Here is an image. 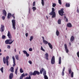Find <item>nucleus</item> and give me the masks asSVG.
Listing matches in <instances>:
<instances>
[{"instance_id": "21", "label": "nucleus", "mask_w": 79, "mask_h": 79, "mask_svg": "<svg viewBox=\"0 0 79 79\" xmlns=\"http://www.w3.org/2000/svg\"><path fill=\"white\" fill-rule=\"evenodd\" d=\"M32 75H33V76H34V72L32 73V72H30L29 73V76H32Z\"/></svg>"}, {"instance_id": "34", "label": "nucleus", "mask_w": 79, "mask_h": 79, "mask_svg": "<svg viewBox=\"0 0 79 79\" xmlns=\"http://www.w3.org/2000/svg\"><path fill=\"white\" fill-rule=\"evenodd\" d=\"M40 49L42 50V51H43V52H45V49L43 48V47L42 46H41Z\"/></svg>"}, {"instance_id": "41", "label": "nucleus", "mask_w": 79, "mask_h": 79, "mask_svg": "<svg viewBox=\"0 0 79 79\" xmlns=\"http://www.w3.org/2000/svg\"><path fill=\"white\" fill-rule=\"evenodd\" d=\"M5 37H6V36L5 35H3L2 36V39H5Z\"/></svg>"}, {"instance_id": "36", "label": "nucleus", "mask_w": 79, "mask_h": 79, "mask_svg": "<svg viewBox=\"0 0 79 79\" xmlns=\"http://www.w3.org/2000/svg\"><path fill=\"white\" fill-rule=\"evenodd\" d=\"M44 77L45 79H48V77L46 75L44 76Z\"/></svg>"}, {"instance_id": "44", "label": "nucleus", "mask_w": 79, "mask_h": 79, "mask_svg": "<svg viewBox=\"0 0 79 79\" xmlns=\"http://www.w3.org/2000/svg\"><path fill=\"white\" fill-rule=\"evenodd\" d=\"M29 50L30 52H32V48H29Z\"/></svg>"}, {"instance_id": "57", "label": "nucleus", "mask_w": 79, "mask_h": 79, "mask_svg": "<svg viewBox=\"0 0 79 79\" xmlns=\"http://www.w3.org/2000/svg\"><path fill=\"white\" fill-rule=\"evenodd\" d=\"M23 78V77L21 76L20 77V79H22Z\"/></svg>"}, {"instance_id": "48", "label": "nucleus", "mask_w": 79, "mask_h": 79, "mask_svg": "<svg viewBox=\"0 0 79 79\" xmlns=\"http://www.w3.org/2000/svg\"><path fill=\"white\" fill-rule=\"evenodd\" d=\"M77 56L78 58H79V52H77Z\"/></svg>"}, {"instance_id": "47", "label": "nucleus", "mask_w": 79, "mask_h": 79, "mask_svg": "<svg viewBox=\"0 0 79 79\" xmlns=\"http://www.w3.org/2000/svg\"><path fill=\"white\" fill-rule=\"evenodd\" d=\"M56 6V4L55 3H53L52 4V6L53 7H55Z\"/></svg>"}, {"instance_id": "42", "label": "nucleus", "mask_w": 79, "mask_h": 79, "mask_svg": "<svg viewBox=\"0 0 79 79\" xmlns=\"http://www.w3.org/2000/svg\"><path fill=\"white\" fill-rule=\"evenodd\" d=\"M59 3L60 4V5H61V0H58Z\"/></svg>"}, {"instance_id": "37", "label": "nucleus", "mask_w": 79, "mask_h": 79, "mask_svg": "<svg viewBox=\"0 0 79 79\" xmlns=\"http://www.w3.org/2000/svg\"><path fill=\"white\" fill-rule=\"evenodd\" d=\"M26 79H31V76H29V77H27L26 78Z\"/></svg>"}, {"instance_id": "24", "label": "nucleus", "mask_w": 79, "mask_h": 79, "mask_svg": "<svg viewBox=\"0 0 79 79\" xmlns=\"http://www.w3.org/2000/svg\"><path fill=\"white\" fill-rule=\"evenodd\" d=\"M61 19H59L57 21L58 23L59 24H61Z\"/></svg>"}, {"instance_id": "11", "label": "nucleus", "mask_w": 79, "mask_h": 79, "mask_svg": "<svg viewBox=\"0 0 79 79\" xmlns=\"http://www.w3.org/2000/svg\"><path fill=\"white\" fill-rule=\"evenodd\" d=\"M7 36L9 38V39H12V37L11 35V33H10V31H8V33L7 34Z\"/></svg>"}, {"instance_id": "64", "label": "nucleus", "mask_w": 79, "mask_h": 79, "mask_svg": "<svg viewBox=\"0 0 79 79\" xmlns=\"http://www.w3.org/2000/svg\"><path fill=\"white\" fill-rule=\"evenodd\" d=\"M69 44L70 45H71V42H70V43H69Z\"/></svg>"}, {"instance_id": "62", "label": "nucleus", "mask_w": 79, "mask_h": 79, "mask_svg": "<svg viewBox=\"0 0 79 79\" xmlns=\"http://www.w3.org/2000/svg\"><path fill=\"white\" fill-rule=\"evenodd\" d=\"M12 17H13V18H14V19L15 18V17L13 15H12Z\"/></svg>"}, {"instance_id": "59", "label": "nucleus", "mask_w": 79, "mask_h": 79, "mask_svg": "<svg viewBox=\"0 0 79 79\" xmlns=\"http://www.w3.org/2000/svg\"><path fill=\"white\" fill-rule=\"evenodd\" d=\"M25 76H27V73H26L25 74H24Z\"/></svg>"}, {"instance_id": "31", "label": "nucleus", "mask_w": 79, "mask_h": 79, "mask_svg": "<svg viewBox=\"0 0 79 79\" xmlns=\"http://www.w3.org/2000/svg\"><path fill=\"white\" fill-rule=\"evenodd\" d=\"M33 38H34V37H33V36H31L30 39V41H32V40H33Z\"/></svg>"}, {"instance_id": "53", "label": "nucleus", "mask_w": 79, "mask_h": 79, "mask_svg": "<svg viewBox=\"0 0 79 79\" xmlns=\"http://www.w3.org/2000/svg\"><path fill=\"white\" fill-rule=\"evenodd\" d=\"M42 38L43 39V40H45L44 37V36H42Z\"/></svg>"}, {"instance_id": "20", "label": "nucleus", "mask_w": 79, "mask_h": 79, "mask_svg": "<svg viewBox=\"0 0 79 79\" xmlns=\"http://www.w3.org/2000/svg\"><path fill=\"white\" fill-rule=\"evenodd\" d=\"M59 63L60 64L61 63V58L60 57L59 58Z\"/></svg>"}, {"instance_id": "61", "label": "nucleus", "mask_w": 79, "mask_h": 79, "mask_svg": "<svg viewBox=\"0 0 79 79\" xmlns=\"http://www.w3.org/2000/svg\"><path fill=\"white\" fill-rule=\"evenodd\" d=\"M66 18H67L65 16H64V19H66Z\"/></svg>"}, {"instance_id": "6", "label": "nucleus", "mask_w": 79, "mask_h": 79, "mask_svg": "<svg viewBox=\"0 0 79 79\" xmlns=\"http://www.w3.org/2000/svg\"><path fill=\"white\" fill-rule=\"evenodd\" d=\"M55 56H53L52 58L51 63L52 64H55Z\"/></svg>"}, {"instance_id": "23", "label": "nucleus", "mask_w": 79, "mask_h": 79, "mask_svg": "<svg viewBox=\"0 0 79 79\" xmlns=\"http://www.w3.org/2000/svg\"><path fill=\"white\" fill-rule=\"evenodd\" d=\"M10 71L11 73H13L14 72V68L13 67L10 68Z\"/></svg>"}, {"instance_id": "12", "label": "nucleus", "mask_w": 79, "mask_h": 79, "mask_svg": "<svg viewBox=\"0 0 79 79\" xmlns=\"http://www.w3.org/2000/svg\"><path fill=\"white\" fill-rule=\"evenodd\" d=\"M45 57L46 58V60H48V53H46V54H45Z\"/></svg>"}, {"instance_id": "54", "label": "nucleus", "mask_w": 79, "mask_h": 79, "mask_svg": "<svg viewBox=\"0 0 79 79\" xmlns=\"http://www.w3.org/2000/svg\"><path fill=\"white\" fill-rule=\"evenodd\" d=\"M62 75L63 76H64V72H62Z\"/></svg>"}, {"instance_id": "22", "label": "nucleus", "mask_w": 79, "mask_h": 79, "mask_svg": "<svg viewBox=\"0 0 79 79\" xmlns=\"http://www.w3.org/2000/svg\"><path fill=\"white\" fill-rule=\"evenodd\" d=\"M43 44H48V43L47 41L44 40H43Z\"/></svg>"}, {"instance_id": "8", "label": "nucleus", "mask_w": 79, "mask_h": 79, "mask_svg": "<svg viewBox=\"0 0 79 79\" xmlns=\"http://www.w3.org/2000/svg\"><path fill=\"white\" fill-rule=\"evenodd\" d=\"M5 30V28H4V25H1V28H0V31L1 32H3Z\"/></svg>"}, {"instance_id": "46", "label": "nucleus", "mask_w": 79, "mask_h": 79, "mask_svg": "<svg viewBox=\"0 0 79 79\" xmlns=\"http://www.w3.org/2000/svg\"><path fill=\"white\" fill-rule=\"evenodd\" d=\"M2 19L3 20H5V17L4 16H3L2 17Z\"/></svg>"}, {"instance_id": "50", "label": "nucleus", "mask_w": 79, "mask_h": 79, "mask_svg": "<svg viewBox=\"0 0 79 79\" xmlns=\"http://www.w3.org/2000/svg\"><path fill=\"white\" fill-rule=\"evenodd\" d=\"M28 63H29L30 64H32V61L31 60H29L28 61Z\"/></svg>"}, {"instance_id": "39", "label": "nucleus", "mask_w": 79, "mask_h": 79, "mask_svg": "<svg viewBox=\"0 0 79 79\" xmlns=\"http://www.w3.org/2000/svg\"><path fill=\"white\" fill-rule=\"evenodd\" d=\"M3 67H2L0 69V70H1V71L2 72V73H3Z\"/></svg>"}, {"instance_id": "33", "label": "nucleus", "mask_w": 79, "mask_h": 79, "mask_svg": "<svg viewBox=\"0 0 79 79\" xmlns=\"http://www.w3.org/2000/svg\"><path fill=\"white\" fill-rule=\"evenodd\" d=\"M23 52L24 54H25V55H26L27 54V51H26V50L23 51Z\"/></svg>"}, {"instance_id": "55", "label": "nucleus", "mask_w": 79, "mask_h": 79, "mask_svg": "<svg viewBox=\"0 0 79 79\" xmlns=\"http://www.w3.org/2000/svg\"><path fill=\"white\" fill-rule=\"evenodd\" d=\"M64 69H65V68H64L63 69L62 72H64Z\"/></svg>"}, {"instance_id": "63", "label": "nucleus", "mask_w": 79, "mask_h": 79, "mask_svg": "<svg viewBox=\"0 0 79 79\" xmlns=\"http://www.w3.org/2000/svg\"><path fill=\"white\" fill-rule=\"evenodd\" d=\"M15 52H16V49H15Z\"/></svg>"}, {"instance_id": "9", "label": "nucleus", "mask_w": 79, "mask_h": 79, "mask_svg": "<svg viewBox=\"0 0 79 79\" xmlns=\"http://www.w3.org/2000/svg\"><path fill=\"white\" fill-rule=\"evenodd\" d=\"M12 58L13 59V67H15V66H16V64H15V57L14 56H12Z\"/></svg>"}, {"instance_id": "27", "label": "nucleus", "mask_w": 79, "mask_h": 79, "mask_svg": "<svg viewBox=\"0 0 79 79\" xmlns=\"http://www.w3.org/2000/svg\"><path fill=\"white\" fill-rule=\"evenodd\" d=\"M65 6L67 7H69L70 6V4L69 3H66V4Z\"/></svg>"}, {"instance_id": "30", "label": "nucleus", "mask_w": 79, "mask_h": 79, "mask_svg": "<svg viewBox=\"0 0 79 79\" xmlns=\"http://www.w3.org/2000/svg\"><path fill=\"white\" fill-rule=\"evenodd\" d=\"M32 9H33V11H35V10H36V7H34V6L33 7Z\"/></svg>"}, {"instance_id": "4", "label": "nucleus", "mask_w": 79, "mask_h": 79, "mask_svg": "<svg viewBox=\"0 0 79 79\" xmlns=\"http://www.w3.org/2000/svg\"><path fill=\"white\" fill-rule=\"evenodd\" d=\"M12 23L13 28L14 30L16 29V27H15V25L16 24V22L15 20H12Z\"/></svg>"}, {"instance_id": "29", "label": "nucleus", "mask_w": 79, "mask_h": 79, "mask_svg": "<svg viewBox=\"0 0 79 79\" xmlns=\"http://www.w3.org/2000/svg\"><path fill=\"white\" fill-rule=\"evenodd\" d=\"M43 74L44 76H45L46 75V71L45 69L43 71Z\"/></svg>"}, {"instance_id": "51", "label": "nucleus", "mask_w": 79, "mask_h": 79, "mask_svg": "<svg viewBox=\"0 0 79 79\" xmlns=\"http://www.w3.org/2000/svg\"><path fill=\"white\" fill-rule=\"evenodd\" d=\"M35 2H33V6H35Z\"/></svg>"}, {"instance_id": "28", "label": "nucleus", "mask_w": 79, "mask_h": 79, "mask_svg": "<svg viewBox=\"0 0 79 79\" xmlns=\"http://www.w3.org/2000/svg\"><path fill=\"white\" fill-rule=\"evenodd\" d=\"M20 72L21 73H23L24 72V71L23 70V69H22V68L20 69Z\"/></svg>"}, {"instance_id": "60", "label": "nucleus", "mask_w": 79, "mask_h": 79, "mask_svg": "<svg viewBox=\"0 0 79 79\" xmlns=\"http://www.w3.org/2000/svg\"><path fill=\"white\" fill-rule=\"evenodd\" d=\"M29 13H30V8H29Z\"/></svg>"}, {"instance_id": "19", "label": "nucleus", "mask_w": 79, "mask_h": 79, "mask_svg": "<svg viewBox=\"0 0 79 79\" xmlns=\"http://www.w3.org/2000/svg\"><path fill=\"white\" fill-rule=\"evenodd\" d=\"M48 44L50 48H51V49H52V48H53L52 47V45H51L50 43H48Z\"/></svg>"}, {"instance_id": "18", "label": "nucleus", "mask_w": 79, "mask_h": 79, "mask_svg": "<svg viewBox=\"0 0 79 79\" xmlns=\"http://www.w3.org/2000/svg\"><path fill=\"white\" fill-rule=\"evenodd\" d=\"M15 58L17 60H19V55H18V54L15 55Z\"/></svg>"}, {"instance_id": "49", "label": "nucleus", "mask_w": 79, "mask_h": 79, "mask_svg": "<svg viewBox=\"0 0 79 79\" xmlns=\"http://www.w3.org/2000/svg\"><path fill=\"white\" fill-rule=\"evenodd\" d=\"M21 76L23 77H25V76L24 75V73H23L21 75Z\"/></svg>"}, {"instance_id": "14", "label": "nucleus", "mask_w": 79, "mask_h": 79, "mask_svg": "<svg viewBox=\"0 0 79 79\" xmlns=\"http://www.w3.org/2000/svg\"><path fill=\"white\" fill-rule=\"evenodd\" d=\"M11 14L10 13H9L8 14L7 18L8 19H9L11 18Z\"/></svg>"}, {"instance_id": "45", "label": "nucleus", "mask_w": 79, "mask_h": 79, "mask_svg": "<svg viewBox=\"0 0 79 79\" xmlns=\"http://www.w3.org/2000/svg\"><path fill=\"white\" fill-rule=\"evenodd\" d=\"M7 48H8V49H10V45H8L7 46Z\"/></svg>"}, {"instance_id": "7", "label": "nucleus", "mask_w": 79, "mask_h": 79, "mask_svg": "<svg viewBox=\"0 0 79 79\" xmlns=\"http://www.w3.org/2000/svg\"><path fill=\"white\" fill-rule=\"evenodd\" d=\"M64 48L65 49L66 52L67 53H68V52H69V51L68 49V47H67V45L66 44H64Z\"/></svg>"}, {"instance_id": "43", "label": "nucleus", "mask_w": 79, "mask_h": 79, "mask_svg": "<svg viewBox=\"0 0 79 79\" xmlns=\"http://www.w3.org/2000/svg\"><path fill=\"white\" fill-rule=\"evenodd\" d=\"M26 55L27 57H29V54L27 53V52L26 53Z\"/></svg>"}, {"instance_id": "17", "label": "nucleus", "mask_w": 79, "mask_h": 79, "mask_svg": "<svg viewBox=\"0 0 79 79\" xmlns=\"http://www.w3.org/2000/svg\"><path fill=\"white\" fill-rule=\"evenodd\" d=\"M67 26L69 27H72V25H71V23H69L67 24Z\"/></svg>"}, {"instance_id": "1", "label": "nucleus", "mask_w": 79, "mask_h": 79, "mask_svg": "<svg viewBox=\"0 0 79 79\" xmlns=\"http://www.w3.org/2000/svg\"><path fill=\"white\" fill-rule=\"evenodd\" d=\"M9 56H7L5 58V57H4L3 59V62L4 64H6V65L7 66H8V60H9Z\"/></svg>"}, {"instance_id": "52", "label": "nucleus", "mask_w": 79, "mask_h": 79, "mask_svg": "<svg viewBox=\"0 0 79 79\" xmlns=\"http://www.w3.org/2000/svg\"><path fill=\"white\" fill-rule=\"evenodd\" d=\"M65 19V21H66V22H68V19L66 18V19Z\"/></svg>"}, {"instance_id": "32", "label": "nucleus", "mask_w": 79, "mask_h": 79, "mask_svg": "<svg viewBox=\"0 0 79 79\" xmlns=\"http://www.w3.org/2000/svg\"><path fill=\"white\" fill-rule=\"evenodd\" d=\"M41 3L43 5V6H44V0H41Z\"/></svg>"}, {"instance_id": "58", "label": "nucleus", "mask_w": 79, "mask_h": 79, "mask_svg": "<svg viewBox=\"0 0 79 79\" xmlns=\"http://www.w3.org/2000/svg\"><path fill=\"white\" fill-rule=\"evenodd\" d=\"M79 9L78 8L77 9V12L78 13H79Z\"/></svg>"}, {"instance_id": "40", "label": "nucleus", "mask_w": 79, "mask_h": 79, "mask_svg": "<svg viewBox=\"0 0 79 79\" xmlns=\"http://www.w3.org/2000/svg\"><path fill=\"white\" fill-rule=\"evenodd\" d=\"M69 74H71L72 73V71H71V70L70 69H69Z\"/></svg>"}, {"instance_id": "3", "label": "nucleus", "mask_w": 79, "mask_h": 79, "mask_svg": "<svg viewBox=\"0 0 79 79\" xmlns=\"http://www.w3.org/2000/svg\"><path fill=\"white\" fill-rule=\"evenodd\" d=\"M14 40H13L12 41V39H9V40H7L5 41V43L6 44H9V45H11L12 44L13 42H14Z\"/></svg>"}, {"instance_id": "5", "label": "nucleus", "mask_w": 79, "mask_h": 79, "mask_svg": "<svg viewBox=\"0 0 79 79\" xmlns=\"http://www.w3.org/2000/svg\"><path fill=\"white\" fill-rule=\"evenodd\" d=\"M64 9H61L60 10H59L58 12L60 16H63V13H64V11H63Z\"/></svg>"}, {"instance_id": "26", "label": "nucleus", "mask_w": 79, "mask_h": 79, "mask_svg": "<svg viewBox=\"0 0 79 79\" xmlns=\"http://www.w3.org/2000/svg\"><path fill=\"white\" fill-rule=\"evenodd\" d=\"M44 68H42L40 70V73L42 74V73H43V71H44Z\"/></svg>"}, {"instance_id": "10", "label": "nucleus", "mask_w": 79, "mask_h": 79, "mask_svg": "<svg viewBox=\"0 0 79 79\" xmlns=\"http://www.w3.org/2000/svg\"><path fill=\"white\" fill-rule=\"evenodd\" d=\"M34 76H36V74L37 75H39L40 74V72L37 71H35L33 72Z\"/></svg>"}, {"instance_id": "13", "label": "nucleus", "mask_w": 79, "mask_h": 79, "mask_svg": "<svg viewBox=\"0 0 79 79\" xmlns=\"http://www.w3.org/2000/svg\"><path fill=\"white\" fill-rule=\"evenodd\" d=\"M13 77V74L11 73L9 75V79H12Z\"/></svg>"}, {"instance_id": "16", "label": "nucleus", "mask_w": 79, "mask_h": 79, "mask_svg": "<svg viewBox=\"0 0 79 79\" xmlns=\"http://www.w3.org/2000/svg\"><path fill=\"white\" fill-rule=\"evenodd\" d=\"M74 40V37L73 36H72L70 38V41L71 42H73Z\"/></svg>"}, {"instance_id": "35", "label": "nucleus", "mask_w": 79, "mask_h": 79, "mask_svg": "<svg viewBox=\"0 0 79 79\" xmlns=\"http://www.w3.org/2000/svg\"><path fill=\"white\" fill-rule=\"evenodd\" d=\"M15 74L17 75L18 74V68L16 69L15 70Z\"/></svg>"}, {"instance_id": "2", "label": "nucleus", "mask_w": 79, "mask_h": 79, "mask_svg": "<svg viewBox=\"0 0 79 79\" xmlns=\"http://www.w3.org/2000/svg\"><path fill=\"white\" fill-rule=\"evenodd\" d=\"M55 9L52 8V11L49 14V15H52V18H55L56 17V14H55Z\"/></svg>"}, {"instance_id": "56", "label": "nucleus", "mask_w": 79, "mask_h": 79, "mask_svg": "<svg viewBox=\"0 0 79 79\" xmlns=\"http://www.w3.org/2000/svg\"><path fill=\"white\" fill-rule=\"evenodd\" d=\"M26 36L27 37L28 36V33H27L25 34Z\"/></svg>"}, {"instance_id": "15", "label": "nucleus", "mask_w": 79, "mask_h": 79, "mask_svg": "<svg viewBox=\"0 0 79 79\" xmlns=\"http://www.w3.org/2000/svg\"><path fill=\"white\" fill-rule=\"evenodd\" d=\"M3 14L4 16H6V10H3Z\"/></svg>"}, {"instance_id": "38", "label": "nucleus", "mask_w": 79, "mask_h": 79, "mask_svg": "<svg viewBox=\"0 0 79 79\" xmlns=\"http://www.w3.org/2000/svg\"><path fill=\"white\" fill-rule=\"evenodd\" d=\"M74 76V73L72 72L71 74V77H73Z\"/></svg>"}, {"instance_id": "25", "label": "nucleus", "mask_w": 79, "mask_h": 79, "mask_svg": "<svg viewBox=\"0 0 79 79\" xmlns=\"http://www.w3.org/2000/svg\"><path fill=\"white\" fill-rule=\"evenodd\" d=\"M60 34V32L58 31V30H57L56 31V34L57 36H58L59 35V34Z\"/></svg>"}]
</instances>
